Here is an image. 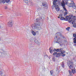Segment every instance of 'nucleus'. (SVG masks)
<instances>
[{
	"instance_id": "nucleus-20",
	"label": "nucleus",
	"mask_w": 76,
	"mask_h": 76,
	"mask_svg": "<svg viewBox=\"0 0 76 76\" xmlns=\"http://www.w3.org/2000/svg\"><path fill=\"white\" fill-rule=\"evenodd\" d=\"M72 8L73 9H76V6L75 4H74L73 5V6H72Z\"/></svg>"
},
{
	"instance_id": "nucleus-40",
	"label": "nucleus",
	"mask_w": 76,
	"mask_h": 76,
	"mask_svg": "<svg viewBox=\"0 0 76 76\" xmlns=\"http://www.w3.org/2000/svg\"><path fill=\"white\" fill-rule=\"evenodd\" d=\"M71 2H72V3H74V2L73 0L71 1Z\"/></svg>"
},
{
	"instance_id": "nucleus-45",
	"label": "nucleus",
	"mask_w": 76,
	"mask_h": 76,
	"mask_svg": "<svg viewBox=\"0 0 76 76\" xmlns=\"http://www.w3.org/2000/svg\"><path fill=\"white\" fill-rule=\"evenodd\" d=\"M0 41H1V39H0Z\"/></svg>"
},
{
	"instance_id": "nucleus-35",
	"label": "nucleus",
	"mask_w": 76,
	"mask_h": 76,
	"mask_svg": "<svg viewBox=\"0 0 76 76\" xmlns=\"http://www.w3.org/2000/svg\"><path fill=\"white\" fill-rule=\"evenodd\" d=\"M56 51L57 52H59V49H57L56 50Z\"/></svg>"
},
{
	"instance_id": "nucleus-27",
	"label": "nucleus",
	"mask_w": 76,
	"mask_h": 76,
	"mask_svg": "<svg viewBox=\"0 0 76 76\" xmlns=\"http://www.w3.org/2000/svg\"><path fill=\"white\" fill-rule=\"evenodd\" d=\"M67 11H65V12L64 13V16H66L67 15V12H66Z\"/></svg>"
},
{
	"instance_id": "nucleus-47",
	"label": "nucleus",
	"mask_w": 76,
	"mask_h": 76,
	"mask_svg": "<svg viewBox=\"0 0 76 76\" xmlns=\"http://www.w3.org/2000/svg\"><path fill=\"white\" fill-rule=\"evenodd\" d=\"M16 16H17V15H16Z\"/></svg>"
},
{
	"instance_id": "nucleus-37",
	"label": "nucleus",
	"mask_w": 76,
	"mask_h": 76,
	"mask_svg": "<svg viewBox=\"0 0 76 76\" xmlns=\"http://www.w3.org/2000/svg\"><path fill=\"white\" fill-rule=\"evenodd\" d=\"M70 27H68L66 28V29L68 31L69 30V29H70Z\"/></svg>"
},
{
	"instance_id": "nucleus-21",
	"label": "nucleus",
	"mask_w": 76,
	"mask_h": 76,
	"mask_svg": "<svg viewBox=\"0 0 76 76\" xmlns=\"http://www.w3.org/2000/svg\"><path fill=\"white\" fill-rule=\"evenodd\" d=\"M69 1V0H66L65 1V4H68V3L69 2H68Z\"/></svg>"
},
{
	"instance_id": "nucleus-43",
	"label": "nucleus",
	"mask_w": 76,
	"mask_h": 76,
	"mask_svg": "<svg viewBox=\"0 0 76 76\" xmlns=\"http://www.w3.org/2000/svg\"><path fill=\"white\" fill-rule=\"evenodd\" d=\"M24 61H26L27 60V59H25V58H24Z\"/></svg>"
},
{
	"instance_id": "nucleus-29",
	"label": "nucleus",
	"mask_w": 76,
	"mask_h": 76,
	"mask_svg": "<svg viewBox=\"0 0 76 76\" xmlns=\"http://www.w3.org/2000/svg\"><path fill=\"white\" fill-rule=\"evenodd\" d=\"M57 54V52H55V53H54L53 54V56H55Z\"/></svg>"
},
{
	"instance_id": "nucleus-46",
	"label": "nucleus",
	"mask_w": 76,
	"mask_h": 76,
	"mask_svg": "<svg viewBox=\"0 0 76 76\" xmlns=\"http://www.w3.org/2000/svg\"><path fill=\"white\" fill-rule=\"evenodd\" d=\"M67 53V54H68V53Z\"/></svg>"
},
{
	"instance_id": "nucleus-15",
	"label": "nucleus",
	"mask_w": 76,
	"mask_h": 76,
	"mask_svg": "<svg viewBox=\"0 0 76 76\" xmlns=\"http://www.w3.org/2000/svg\"><path fill=\"white\" fill-rule=\"evenodd\" d=\"M61 56V53H58L57 52L56 57H59Z\"/></svg>"
},
{
	"instance_id": "nucleus-7",
	"label": "nucleus",
	"mask_w": 76,
	"mask_h": 76,
	"mask_svg": "<svg viewBox=\"0 0 76 76\" xmlns=\"http://www.w3.org/2000/svg\"><path fill=\"white\" fill-rule=\"evenodd\" d=\"M65 1V0H53V5H56V2H58V3L59 1Z\"/></svg>"
},
{
	"instance_id": "nucleus-16",
	"label": "nucleus",
	"mask_w": 76,
	"mask_h": 76,
	"mask_svg": "<svg viewBox=\"0 0 76 76\" xmlns=\"http://www.w3.org/2000/svg\"><path fill=\"white\" fill-rule=\"evenodd\" d=\"M54 39L56 42L58 43V38H57V36H55V37Z\"/></svg>"
},
{
	"instance_id": "nucleus-5",
	"label": "nucleus",
	"mask_w": 76,
	"mask_h": 76,
	"mask_svg": "<svg viewBox=\"0 0 76 76\" xmlns=\"http://www.w3.org/2000/svg\"><path fill=\"white\" fill-rule=\"evenodd\" d=\"M42 5L38 7V9H39L40 10H42V9L44 8L43 6L46 7L47 6V3L45 2H43L42 3Z\"/></svg>"
},
{
	"instance_id": "nucleus-26",
	"label": "nucleus",
	"mask_w": 76,
	"mask_h": 76,
	"mask_svg": "<svg viewBox=\"0 0 76 76\" xmlns=\"http://www.w3.org/2000/svg\"><path fill=\"white\" fill-rule=\"evenodd\" d=\"M72 72L73 73V74H74L75 73H76V71H75V70H73V69H72Z\"/></svg>"
},
{
	"instance_id": "nucleus-12",
	"label": "nucleus",
	"mask_w": 76,
	"mask_h": 76,
	"mask_svg": "<svg viewBox=\"0 0 76 76\" xmlns=\"http://www.w3.org/2000/svg\"><path fill=\"white\" fill-rule=\"evenodd\" d=\"M74 4H75L74 3H68L67 5L69 7H72Z\"/></svg>"
},
{
	"instance_id": "nucleus-28",
	"label": "nucleus",
	"mask_w": 76,
	"mask_h": 76,
	"mask_svg": "<svg viewBox=\"0 0 76 76\" xmlns=\"http://www.w3.org/2000/svg\"><path fill=\"white\" fill-rule=\"evenodd\" d=\"M10 1V0H6V3H9Z\"/></svg>"
},
{
	"instance_id": "nucleus-1",
	"label": "nucleus",
	"mask_w": 76,
	"mask_h": 76,
	"mask_svg": "<svg viewBox=\"0 0 76 76\" xmlns=\"http://www.w3.org/2000/svg\"><path fill=\"white\" fill-rule=\"evenodd\" d=\"M62 0L61 1H59L58 2V4L59 5H60L61 4V6L63 7V9L65 11H67V10H66V7H65V4L64 3V1H62Z\"/></svg>"
},
{
	"instance_id": "nucleus-9",
	"label": "nucleus",
	"mask_w": 76,
	"mask_h": 76,
	"mask_svg": "<svg viewBox=\"0 0 76 76\" xmlns=\"http://www.w3.org/2000/svg\"><path fill=\"white\" fill-rule=\"evenodd\" d=\"M53 5L54 6H55L54 7L56 9V10L57 12L60 11V8L58 7V6L57 5V3H56V4Z\"/></svg>"
},
{
	"instance_id": "nucleus-25",
	"label": "nucleus",
	"mask_w": 76,
	"mask_h": 76,
	"mask_svg": "<svg viewBox=\"0 0 76 76\" xmlns=\"http://www.w3.org/2000/svg\"><path fill=\"white\" fill-rule=\"evenodd\" d=\"M73 40H74V43L75 44H76V39H75V38H74Z\"/></svg>"
},
{
	"instance_id": "nucleus-41",
	"label": "nucleus",
	"mask_w": 76,
	"mask_h": 76,
	"mask_svg": "<svg viewBox=\"0 0 76 76\" xmlns=\"http://www.w3.org/2000/svg\"><path fill=\"white\" fill-rule=\"evenodd\" d=\"M7 54V52H4V54Z\"/></svg>"
},
{
	"instance_id": "nucleus-11",
	"label": "nucleus",
	"mask_w": 76,
	"mask_h": 76,
	"mask_svg": "<svg viewBox=\"0 0 76 76\" xmlns=\"http://www.w3.org/2000/svg\"><path fill=\"white\" fill-rule=\"evenodd\" d=\"M59 52H61V54L65 53V51L63 50V49L62 48H61L59 49Z\"/></svg>"
},
{
	"instance_id": "nucleus-23",
	"label": "nucleus",
	"mask_w": 76,
	"mask_h": 76,
	"mask_svg": "<svg viewBox=\"0 0 76 76\" xmlns=\"http://www.w3.org/2000/svg\"><path fill=\"white\" fill-rule=\"evenodd\" d=\"M52 60L53 61H56V57H55L54 56H53L52 58Z\"/></svg>"
},
{
	"instance_id": "nucleus-8",
	"label": "nucleus",
	"mask_w": 76,
	"mask_h": 76,
	"mask_svg": "<svg viewBox=\"0 0 76 76\" xmlns=\"http://www.w3.org/2000/svg\"><path fill=\"white\" fill-rule=\"evenodd\" d=\"M68 65L70 69L73 68V62L70 61L69 63L68 64Z\"/></svg>"
},
{
	"instance_id": "nucleus-33",
	"label": "nucleus",
	"mask_w": 76,
	"mask_h": 76,
	"mask_svg": "<svg viewBox=\"0 0 76 76\" xmlns=\"http://www.w3.org/2000/svg\"><path fill=\"white\" fill-rule=\"evenodd\" d=\"M69 75H72V72H70V71L69 70Z\"/></svg>"
},
{
	"instance_id": "nucleus-32",
	"label": "nucleus",
	"mask_w": 76,
	"mask_h": 76,
	"mask_svg": "<svg viewBox=\"0 0 76 76\" xmlns=\"http://www.w3.org/2000/svg\"><path fill=\"white\" fill-rule=\"evenodd\" d=\"M53 71H51L50 72V74L51 75H53Z\"/></svg>"
},
{
	"instance_id": "nucleus-2",
	"label": "nucleus",
	"mask_w": 76,
	"mask_h": 76,
	"mask_svg": "<svg viewBox=\"0 0 76 76\" xmlns=\"http://www.w3.org/2000/svg\"><path fill=\"white\" fill-rule=\"evenodd\" d=\"M41 26L38 24H36L34 26H32L33 29H36L37 30H40L41 29Z\"/></svg>"
},
{
	"instance_id": "nucleus-34",
	"label": "nucleus",
	"mask_w": 76,
	"mask_h": 76,
	"mask_svg": "<svg viewBox=\"0 0 76 76\" xmlns=\"http://www.w3.org/2000/svg\"><path fill=\"white\" fill-rule=\"evenodd\" d=\"M37 22H39V21L40 20L39 18H37L36 19Z\"/></svg>"
},
{
	"instance_id": "nucleus-44",
	"label": "nucleus",
	"mask_w": 76,
	"mask_h": 76,
	"mask_svg": "<svg viewBox=\"0 0 76 76\" xmlns=\"http://www.w3.org/2000/svg\"><path fill=\"white\" fill-rule=\"evenodd\" d=\"M1 28V26H0V28Z\"/></svg>"
},
{
	"instance_id": "nucleus-24",
	"label": "nucleus",
	"mask_w": 76,
	"mask_h": 76,
	"mask_svg": "<svg viewBox=\"0 0 76 76\" xmlns=\"http://www.w3.org/2000/svg\"><path fill=\"white\" fill-rule=\"evenodd\" d=\"M57 35L58 36H59V37H61V33H57Z\"/></svg>"
},
{
	"instance_id": "nucleus-36",
	"label": "nucleus",
	"mask_w": 76,
	"mask_h": 76,
	"mask_svg": "<svg viewBox=\"0 0 76 76\" xmlns=\"http://www.w3.org/2000/svg\"><path fill=\"white\" fill-rule=\"evenodd\" d=\"M61 14H60L59 16L58 17V18H61Z\"/></svg>"
},
{
	"instance_id": "nucleus-31",
	"label": "nucleus",
	"mask_w": 76,
	"mask_h": 76,
	"mask_svg": "<svg viewBox=\"0 0 76 76\" xmlns=\"http://www.w3.org/2000/svg\"><path fill=\"white\" fill-rule=\"evenodd\" d=\"M61 56H62L63 57H64V56H65V54H63V53H61Z\"/></svg>"
},
{
	"instance_id": "nucleus-30",
	"label": "nucleus",
	"mask_w": 76,
	"mask_h": 76,
	"mask_svg": "<svg viewBox=\"0 0 76 76\" xmlns=\"http://www.w3.org/2000/svg\"><path fill=\"white\" fill-rule=\"evenodd\" d=\"M61 66L62 67L64 68V63H62Z\"/></svg>"
},
{
	"instance_id": "nucleus-19",
	"label": "nucleus",
	"mask_w": 76,
	"mask_h": 76,
	"mask_svg": "<svg viewBox=\"0 0 76 76\" xmlns=\"http://www.w3.org/2000/svg\"><path fill=\"white\" fill-rule=\"evenodd\" d=\"M61 42V39H58V43L59 44H60Z\"/></svg>"
},
{
	"instance_id": "nucleus-17",
	"label": "nucleus",
	"mask_w": 76,
	"mask_h": 76,
	"mask_svg": "<svg viewBox=\"0 0 76 76\" xmlns=\"http://www.w3.org/2000/svg\"><path fill=\"white\" fill-rule=\"evenodd\" d=\"M23 1L26 4H28L29 1V0H23Z\"/></svg>"
},
{
	"instance_id": "nucleus-38",
	"label": "nucleus",
	"mask_w": 76,
	"mask_h": 76,
	"mask_svg": "<svg viewBox=\"0 0 76 76\" xmlns=\"http://www.w3.org/2000/svg\"><path fill=\"white\" fill-rule=\"evenodd\" d=\"M3 73V72L2 71H1L0 72V75H2Z\"/></svg>"
},
{
	"instance_id": "nucleus-10",
	"label": "nucleus",
	"mask_w": 76,
	"mask_h": 76,
	"mask_svg": "<svg viewBox=\"0 0 76 76\" xmlns=\"http://www.w3.org/2000/svg\"><path fill=\"white\" fill-rule=\"evenodd\" d=\"M49 50H50V52L51 54H52L53 53V51H56V49H54L53 50V48L52 47H50Z\"/></svg>"
},
{
	"instance_id": "nucleus-13",
	"label": "nucleus",
	"mask_w": 76,
	"mask_h": 76,
	"mask_svg": "<svg viewBox=\"0 0 76 76\" xmlns=\"http://www.w3.org/2000/svg\"><path fill=\"white\" fill-rule=\"evenodd\" d=\"M6 3V0H0V3Z\"/></svg>"
},
{
	"instance_id": "nucleus-14",
	"label": "nucleus",
	"mask_w": 76,
	"mask_h": 76,
	"mask_svg": "<svg viewBox=\"0 0 76 76\" xmlns=\"http://www.w3.org/2000/svg\"><path fill=\"white\" fill-rule=\"evenodd\" d=\"M34 42H35V43H36V44H38V45L40 44V43L38 41V40L37 39H36L34 40Z\"/></svg>"
},
{
	"instance_id": "nucleus-39",
	"label": "nucleus",
	"mask_w": 76,
	"mask_h": 76,
	"mask_svg": "<svg viewBox=\"0 0 76 76\" xmlns=\"http://www.w3.org/2000/svg\"><path fill=\"white\" fill-rule=\"evenodd\" d=\"M4 9H6V10L7 9H8V8L6 6L4 7Z\"/></svg>"
},
{
	"instance_id": "nucleus-6",
	"label": "nucleus",
	"mask_w": 76,
	"mask_h": 76,
	"mask_svg": "<svg viewBox=\"0 0 76 76\" xmlns=\"http://www.w3.org/2000/svg\"><path fill=\"white\" fill-rule=\"evenodd\" d=\"M13 21L12 20H10L7 23V25L9 27H12L13 26Z\"/></svg>"
},
{
	"instance_id": "nucleus-42",
	"label": "nucleus",
	"mask_w": 76,
	"mask_h": 76,
	"mask_svg": "<svg viewBox=\"0 0 76 76\" xmlns=\"http://www.w3.org/2000/svg\"><path fill=\"white\" fill-rule=\"evenodd\" d=\"M30 41H33V40H32V39H30Z\"/></svg>"
},
{
	"instance_id": "nucleus-22",
	"label": "nucleus",
	"mask_w": 76,
	"mask_h": 76,
	"mask_svg": "<svg viewBox=\"0 0 76 76\" xmlns=\"http://www.w3.org/2000/svg\"><path fill=\"white\" fill-rule=\"evenodd\" d=\"M0 52L1 53H4V50H3V49H0Z\"/></svg>"
},
{
	"instance_id": "nucleus-3",
	"label": "nucleus",
	"mask_w": 76,
	"mask_h": 76,
	"mask_svg": "<svg viewBox=\"0 0 76 76\" xmlns=\"http://www.w3.org/2000/svg\"><path fill=\"white\" fill-rule=\"evenodd\" d=\"M62 16H63V15H62L60 18V20H64L67 21L68 19L69 20H70V19H72V17L71 18H69V17L68 16H66L65 18H64V17Z\"/></svg>"
},
{
	"instance_id": "nucleus-4",
	"label": "nucleus",
	"mask_w": 76,
	"mask_h": 76,
	"mask_svg": "<svg viewBox=\"0 0 76 76\" xmlns=\"http://www.w3.org/2000/svg\"><path fill=\"white\" fill-rule=\"evenodd\" d=\"M69 22H72V24L73 25V27L74 28H76V23H75V22H76V21L75 19H72L71 18V20H69Z\"/></svg>"
},
{
	"instance_id": "nucleus-18",
	"label": "nucleus",
	"mask_w": 76,
	"mask_h": 76,
	"mask_svg": "<svg viewBox=\"0 0 76 76\" xmlns=\"http://www.w3.org/2000/svg\"><path fill=\"white\" fill-rule=\"evenodd\" d=\"M32 34L33 35H34V36H35V35H36V33L35 32V31L33 30L31 31V32Z\"/></svg>"
}]
</instances>
